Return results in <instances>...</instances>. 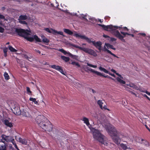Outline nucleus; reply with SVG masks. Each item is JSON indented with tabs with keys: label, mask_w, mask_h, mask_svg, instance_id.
Listing matches in <instances>:
<instances>
[{
	"label": "nucleus",
	"mask_w": 150,
	"mask_h": 150,
	"mask_svg": "<svg viewBox=\"0 0 150 150\" xmlns=\"http://www.w3.org/2000/svg\"><path fill=\"white\" fill-rule=\"evenodd\" d=\"M83 120L84 121V123L88 126L89 128L92 132L94 139L99 141L102 144L105 146H107L108 143L107 141L106 140L105 137L98 130L91 127V125L89 123L88 119L84 117H83Z\"/></svg>",
	"instance_id": "f257e3e1"
},
{
	"label": "nucleus",
	"mask_w": 150,
	"mask_h": 150,
	"mask_svg": "<svg viewBox=\"0 0 150 150\" xmlns=\"http://www.w3.org/2000/svg\"><path fill=\"white\" fill-rule=\"evenodd\" d=\"M15 32L20 36L24 38L30 42H33L35 39L37 42H41V39L36 35H34L33 37H31V31L27 29L16 28Z\"/></svg>",
	"instance_id": "f03ea898"
},
{
	"label": "nucleus",
	"mask_w": 150,
	"mask_h": 150,
	"mask_svg": "<svg viewBox=\"0 0 150 150\" xmlns=\"http://www.w3.org/2000/svg\"><path fill=\"white\" fill-rule=\"evenodd\" d=\"M36 121L39 125L46 131L50 132L52 130L51 123L45 117L40 115L36 118Z\"/></svg>",
	"instance_id": "7ed1b4c3"
},
{
	"label": "nucleus",
	"mask_w": 150,
	"mask_h": 150,
	"mask_svg": "<svg viewBox=\"0 0 150 150\" xmlns=\"http://www.w3.org/2000/svg\"><path fill=\"white\" fill-rule=\"evenodd\" d=\"M74 36L76 37L80 38L82 39H84L88 43H92L93 45L96 47L98 48V50L100 51L101 50V45L102 43L100 41L96 42L95 41H92L91 40L85 35H81L77 33H75Z\"/></svg>",
	"instance_id": "20e7f679"
},
{
	"label": "nucleus",
	"mask_w": 150,
	"mask_h": 150,
	"mask_svg": "<svg viewBox=\"0 0 150 150\" xmlns=\"http://www.w3.org/2000/svg\"><path fill=\"white\" fill-rule=\"evenodd\" d=\"M112 129L109 131L110 135L113 141L117 144H120V139L119 137V134L114 127H112Z\"/></svg>",
	"instance_id": "39448f33"
},
{
	"label": "nucleus",
	"mask_w": 150,
	"mask_h": 150,
	"mask_svg": "<svg viewBox=\"0 0 150 150\" xmlns=\"http://www.w3.org/2000/svg\"><path fill=\"white\" fill-rule=\"evenodd\" d=\"M120 33L121 34L124 35V36L121 35L119 31L117 30H115L114 31V34L117 38H119L122 42H125V39H124V38L126 35H129V34L127 33H125L122 31H121Z\"/></svg>",
	"instance_id": "423d86ee"
},
{
	"label": "nucleus",
	"mask_w": 150,
	"mask_h": 150,
	"mask_svg": "<svg viewBox=\"0 0 150 150\" xmlns=\"http://www.w3.org/2000/svg\"><path fill=\"white\" fill-rule=\"evenodd\" d=\"M98 25L102 27L104 30H113L118 29L119 28H120L117 26H113L112 25L106 26L103 24H98Z\"/></svg>",
	"instance_id": "0eeeda50"
},
{
	"label": "nucleus",
	"mask_w": 150,
	"mask_h": 150,
	"mask_svg": "<svg viewBox=\"0 0 150 150\" xmlns=\"http://www.w3.org/2000/svg\"><path fill=\"white\" fill-rule=\"evenodd\" d=\"M45 30L47 32L50 33H52L55 35H60L63 36V37H65V36L63 35V32L62 31H57V30L52 28L50 29L48 28H45Z\"/></svg>",
	"instance_id": "6e6552de"
},
{
	"label": "nucleus",
	"mask_w": 150,
	"mask_h": 150,
	"mask_svg": "<svg viewBox=\"0 0 150 150\" xmlns=\"http://www.w3.org/2000/svg\"><path fill=\"white\" fill-rule=\"evenodd\" d=\"M12 110L14 114L16 115H20L21 114V111L20 109L19 105L16 104L12 106Z\"/></svg>",
	"instance_id": "1a4fd4ad"
},
{
	"label": "nucleus",
	"mask_w": 150,
	"mask_h": 150,
	"mask_svg": "<svg viewBox=\"0 0 150 150\" xmlns=\"http://www.w3.org/2000/svg\"><path fill=\"white\" fill-rule=\"evenodd\" d=\"M1 137V139L0 142H1L4 144H5V141L8 142H10V140H13V139L11 137L7 136L4 134H2Z\"/></svg>",
	"instance_id": "9d476101"
},
{
	"label": "nucleus",
	"mask_w": 150,
	"mask_h": 150,
	"mask_svg": "<svg viewBox=\"0 0 150 150\" xmlns=\"http://www.w3.org/2000/svg\"><path fill=\"white\" fill-rule=\"evenodd\" d=\"M88 70L90 71L91 72L93 73L94 74H95L97 75L98 76H102L103 77L105 78H107L109 79H112V80H114V79L112 78L111 77L108 76V75H106V76H105L104 75H103L101 73L99 72L98 71H95L93 69H89Z\"/></svg>",
	"instance_id": "9b49d317"
},
{
	"label": "nucleus",
	"mask_w": 150,
	"mask_h": 150,
	"mask_svg": "<svg viewBox=\"0 0 150 150\" xmlns=\"http://www.w3.org/2000/svg\"><path fill=\"white\" fill-rule=\"evenodd\" d=\"M53 69H55L59 72H60L62 74L64 75H65V73H64L62 67L59 66H57L55 65H53L50 66Z\"/></svg>",
	"instance_id": "f8f14e48"
},
{
	"label": "nucleus",
	"mask_w": 150,
	"mask_h": 150,
	"mask_svg": "<svg viewBox=\"0 0 150 150\" xmlns=\"http://www.w3.org/2000/svg\"><path fill=\"white\" fill-rule=\"evenodd\" d=\"M83 51L86 53H88L90 54L93 55L95 56H96L97 55V54L96 52L93 50L91 49L84 47Z\"/></svg>",
	"instance_id": "ddd939ff"
},
{
	"label": "nucleus",
	"mask_w": 150,
	"mask_h": 150,
	"mask_svg": "<svg viewBox=\"0 0 150 150\" xmlns=\"http://www.w3.org/2000/svg\"><path fill=\"white\" fill-rule=\"evenodd\" d=\"M83 51L86 53H88L90 54L93 55L95 56H96L97 55V54L96 52L93 50L91 49L84 47Z\"/></svg>",
	"instance_id": "4468645a"
},
{
	"label": "nucleus",
	"mask_w": 150,
	"mask_h": 150,
	"mask_svg": "<svg viewBox=\"0 0 150 150\" xmlns=\"http://www.w3.org/2000/svg\"><path fill=\"white\" fill-rule=\"evenodd\" d=\"M18 141L22 144L25 145H26L28 144V140L26 139H23L19 137L18 139Z\"/></svg>",
	"instance_id": "2eb2a0df"
},
{
	"label": "nucleus",
	"mask_w": 150,
	"mask_h": 150,
	"mask_svg": "<svg viewBox=\"0 0 150 150\" xmlns=\"http://www.w3.org/2000/svg\"><path fill=\"white\" fill-rule=\"evenodd\" d=\"M3 122L4 123L7 127H11L13 126V125L11 122H9V121L7 120L6 119L3 121Z\"/></svg>",
	"instance_id": "dca6fc26"
},
{
	"label": "nucleus",
	"mask_w": 150,
	"mask_h": 150,
	"mask_svg": "<svg viewBox=\"0 0 150 150\" xmlns=\"http://www.w3.org/2000/svg\"><path fill=\"white\" fill-rule=\"evenodd\" d=\"M59 50L62 53H63L64 54L66 55L67 54H69V56L70 57H73L74 56L72 54L70 53L69 52L67 53L66 51H65L63 49H59Z\"/></svg>",
	"instance_id": "f3484780"
},
{
	"label": "nucleus",
	"mask_w": 150,
	"mask_h": 150,
	"mask_svg": "<svg viewBox=\"0 0 150 150\" xmlns=\"http://www.w3.org/2000/svg\"><path fill=\"white\" fill-rule=\"evenodd\" d=\"M28 18V17L27 16L25 15H21L19 17L18 19V21H24L26 20Z\"/></svg>",
	"instance_id": "a211bd4d"
},
{
	"label": "nucleus",
	"mask_w": 150,
	"mask_h": 150,
	"mask_svg": "<svg viewBox=\"0 0 150 150\" xmlns=\"http://www.w3.org/2000/svg\"><path fill=\"white\" fill-rule=\"evenodd\" d=\"M138 88L137 90H139L140 91L143 93H145L146 94H150L147 90H145L144 88L141 87L140 86H138Z\"/></svg>",
	"instance_id": "6ab92c4d"
},
{
	"label": "nucleus",
	"mask_w": 150,
	"mask_h": 150,
	"mask_svg": "<svg viewBox=\"0 0 150 150\" xmlns=\"http://www.w3.org/2000/svg\"><path fill=\"white\" fill-rule=\"evenodd\" d=\"M64 31L65 33L69 35H71L73 34V32L69 29L64 28Z\"/></svg>",
	"instance_id": "aec40b11"
},
{
	"label": "nucleus",
	"mask_w": 150,
	"mask_h": 150,
	"mask_svg": "<svg viewBox=\"0 0 150 150\" xmlns=\"http://www.w3.org/2000/svg\"><path fill=\"white\" fill-rule=\"evenodd\" d=\"M104 100H98L97 101V104L99 105L100 108H102L103 104L104 103Z\"/></svg>",
	"instance_id": "412c9836"
},
{
	"label": "nucleus",
	"mask_w": 150,
	"mask_h": 150,
	"mask_svg": "<svg viewBox=\"0 0 150 150\" xmlns=\"http://www.w3.org/2000/svg\"><path fill=\"white\" fill-rule=\"evenodd\" d=\"M128 85L130 87H132L135 89L137 90L139 89L138 87L134 83H130Z\"/></svg>",
	"instance_id": "4be33fe9"
},
{
	"label": "nucleus",
	"mask_w": 150,
	"mask_h": 150,
	"mask_svg": "<svg viewBox=\"0 0 150 150\" xmlns=\"http://www.w3.org/2000/svg\"><path fill=\"white\" fill-rule=\"evenodd\" d=\"M61 58L65 62H68L69 60V57H66L64 56H61Z\"/></svg>",
	"instance_id": "5701e85b"
},
{
	"label": "nucleus",
	"mask_w": 150,
	"mask_h": 150,
	"mask_svg": "<svg viewBox=\"0 0 150 150\" xmlns=\"http://www.w3.org/2000/svg\"><path fill=\"white\" fill-rule=\"evenodd\" d=\"M4 76L6 80H8L9 79V76L8 74L6 72H4Z\"/></svg>",
	"instance_id": "b1692460"
},
{
	"label": "nucleus",
	"mask_w": 150,
	"mask_h": 150,
	"mask_svg": "<svg viewBox=\"0 0 150 150\" xmlns=\"http://www.w3.org/2000/svg\"><path fill=\"white\" fill-rule=\"evenodd\" d=\"M105 45H106L108 48H110L114 50H115L116 49L115 48L113 47V46L112 45H111L109 43H106L105 44Z\"/></svg>",
	"instance_id": "393cba45"
},
{
	"label": "nucleus",
	"mask_w": 150,
	"mask_h": 150,
	"mask_svg": "<svg viewBox=\"0 0 150 150\" xmlns=\"http://www.w3.org/2000/svg\"><path fill=\"white\" fill-rule=\"evenodd\" d=\"M117 81L120 83H121L123 84H125V82L122 80L119 77H117L116 78Z\"/></svg>",
	"instance_id": "a878e982"
},
{
	"label": "nucleus",
	"mask_w": 150,
	"mask_h": 150,
	"mask_svg": "<svg viewBox=\"0 0 150 150\" xmlns=\"http://www.w3.org/2000/svg\"><path fill=\"white\" fill-rule=\"evenodd\" d=\"M99 68L100 70L101 71H103L104 72H105V73H108V71L105 68L102 67L101 66Z\"/></svg>",
	"instance_id": "bb28decb"
},
{
	"label": "nucleus",
	"mask_w": 150,
	"mask_h": 150,
	"mask_svg": "<svg viewBox=\"0 0 150 150\" xmlns=\"http://www.w3.org/2000/svg\"><path fill=\"white\" fill-rule=\"evenodd\" d=\"M42 41L44 43H48L50 42L49 40L44 36L42 38Z\"/></svg>",
	"instance_id": "cd10ccee"
},
{
	"label": "nucleus",
	"mask_w": 150,
	"mask_h": 150,
	"mask_svg": "<svg viewBox=\"0 0 150 150\" xmlns=\"http://www.w3.org/2000/svg\"><path fill=\"white\" fill-rule=\"evenodd\" d=\"M120 146L124 150H126V149H128L127 145L123 144H121Z\"/></svg>",
	"instance_id": "c85d7f7f"
},
{
	"label": "nucleus",
	"mask_w": 150,
	"mask_h": 150,
	"mask_svg": "<svg viewBox=\"0 0 150 150\" xmlns=\"http://www.w3.org/2000/svg\"><path fill=\"white\" fill-rule=\"evenodd\" d=\"M29 100L30 101H32L33 102H34L35 104L36 105L38 104V102L36 100V99L35 98H30Z\"/></svg>",
	"instance_id": "c756f323"
},
{
	"label": "nucleus",
	"mask_w": 150,
	"mask_h": 150,
	"mask_svg": "<svg viewBox=\"0 0 150 150\" xmlns=\"http://www.w3.org/2000/svg\"><path fill=\"white\" fill-rule=\"evenodd\" d=\"M6 146L4 145H0V150H6Z\"/></svg>",
	"instance_id": "7c9ffc66"
},
{
	"label": "nucleus",
	"mask_w": 150,
	"mask_h": 150,
	"mask_svg": "<svg viewBox=\"0 0 150 150\" xmlns=\"http://www.w3.org/2000/svg\"><path fill=\"white\" fill-rule=\"evenodd\" d=\"M9 49L12 52H16L17 50L11 46H9Z\"/></svg>",
	"instance_id": "2f4dec72"
},
{
	"label": "nucleus",
	"mask_w": 150,
	"mask_h": 150,
	"mask_svg": "<svg viewBox=\"0 0 150 150\" xmlns=\"http://www.w3.org/2000/svg\"><path fill=\"white\" fill-rule=\"evenodd\" d=\"M71 64L73 65H75L77 66L78 67H80V65L78 62H71Z\"/></svg>",
	"instance_id": "473e14b6"
},
{
	"label": "nucleus",
	"mask_w": 150,
	"mask_h": 150,
	"mask_svg": "<svg viewBox=\"0 0 150 150\" xmlns=\"http://www.w3.org/2000/svg\"><path fill=\"white\" fill-rule=\"evenodd\" d=\"M73 47H76V48H78L79 49H80V50H81L82 51H83L84 48V47H79L78 46H77V45H73Z\"/></svg>",
	"instance_id": "72a5a7b5"
},
{
	"label": "nucleus",
	"mask_w": 150,
	"mask_h": 150,
	"mask_svg": "<svg viewBox=\"0 0 150 150\" xmlns=\"http://www.w3.org/2000/svg\"><path fill=\"white\" fill-rule=\"evenodd\" d=\"M141 143L144 145L146 146H149V143L148 142L146 141L145 140L144 142H142Z\"/></svg>",
	"instance_id": "f704fd0d"
},
{
	"label": "nucleus",
	"mask_w": 150,
	"mask_h": 150,
	"mask_svg": "<svg viewBox=\"0 0 150 150\" xmlns=\"http://www.w3.org/2000/svg\"><path fill=\"white\" fill-rule=\"evenodd\" d=\"M22 115H23V116L26 117H29L30 116V115H29L28 112H22Z\"/></svg>",
	"instance_id": "c9c22d12"
},
{
	"label": "nucleus",
	"mask_w": 150,
	"mask_h": 150,
	"mask_svg": "<svg viewBox=\"0 0 150 150\" xmlns=\"http://www.w3.org/2000/svg\"><path fill=\"white\" fill-rule=\"evenodd\" d=\"M19 23L21 24L27 25V23L25 21H18Z\"/></svg>",
	"instance_id": "e433bc0d"
},
{
	"label": "nucleus",
	"mask_w": 150,
	"mask_h": 150,
	"mask_svg": "<svg viewBox=\"0 0 150 150\" xmlns=\"http://www.w3.org/2000/svg\"><path fill=\"white\" fill-rule=\"evenodd\" d=\"M87 65L88 66H89V67H92L93 68H96L97 67L96 65H93V64H90L88 63H87Z\"/></svg>",
	"instance_id": "4c0bfd02"
},
{
	"label": "nucleus",
	"mask_w": 150,
	"mask_h": 150,
	"mask_svg": "<svg viewBox=\"0 0 150 150\" xmlns=\"http://www.w3.org/2000/svg\"><path fill=\"white\" fill-rule=\"evenodd\" d=\"M101 109H104L105 110H109V109H108L107 108V106L105 105H104L103 107L102 106V108H101Z\"/></svg>",
	"instance_id": "58836bf2"
},
{
	"label": "nucleus",
	"mask_w": 150,
	"mask_h": 150,
	"mask_svg": "<svg viewBox=\"0 0 150 150\" xmlns=\"http://www.w3.org/2000/svg\"><path fill=\"white\" fill-rule=\"evenodd\" d=\"M26 90L28 93H31V91L30 90V88L28 87H26Z\"/></svg>",
	"instance_id": "ea45409f"
},
{
	"label": "nucleus",
	"mask_w": 150,
	"mask_h": 150,
	"mask_svg": "<svg viewBox=\"0 0 150 150\" xmlns=\"http://www.w3.org/2000/svg\"><path fill=\"white\" fill-rule=\"evenodd\" d=\"M104 51H105L107 52L108 53H109L110 52V51L109 50L107 49L106 47L104 46Z\"/></svg>",
	"instance_id": "a19ab883"
},
{
	"label": "nucleus",
	"mask_w": 150,
	"mask_h": 150,
	"mask_svg": "<svg viewBox=\"0 0 150 150\" xmlns=\"http://www.w3.org/2000/svg\"><path fill=\"white\" fill-rule=\"evenodd\" d=\"M110 40L111 41H112V42L115 41L117 40L115 38H112V37L110 38Z\"/></svg>",
	"instance_id": "79ce46f5"
},
{
	"label": "nucleus",
	"mask_w": 150,
	"mask_h": 150,
	"mask_svg": "<svg viewBox=\"0 0 150 150\" xmlns=\"http://www.w3.org/2000/svg\"><path fill=\"white\" fill-rule=\"evenodd\" d=\"M106 74H109L110 75L114 77H115V74H112V73H110L108 71V73H106Z\"/></svg>",
	"instance_id": "37998d69"
},
{
	"label": "nucleus",
	"mask_w": 150,
	"mask_h": 150,
	"mask_svg": "<svg viewBox=\"0 0 150 150\" xmlns=\"http://www.w3.org/2000/svg\"><path fill=\"white\" fill-rule=\"evenodd\" d=\"M109 54H110L112 55L113 56L115 57H116L117 58H118L117 57L115 54L112 53L111 51L110 52Z\"/></svg>",
	"instance_id": "c03bdc74"
},
{
	"label": "nucleus",
	"mask_w": 150,
	"mask_h": 150,
	"mask_svg": "<svg viewBox=\"0 0 150 150\" xmlns=\"http://www.w3.org/2000/svg\"><path fill=\"white\" fill-rule=\"evenodd\" d=\"M8 49L7 48H6L3 49V51L4 53H7V52Z\"/></svg>",
	"instance_id": "a18cd8bd"
},
{
	"label": "nucleus",
	"mask_w": 150,
	"mask_h": 150,
	"mask_svg": "<svg viewBox=\"0 0 150 150\" xmlns=\"http://www.w3.org/2000/svg\"><path fill=\"white\" fill-rule=\"evenodd\" d=\"M4 29L3 28L0 26V32L3 33L4 32Z\"/></svg>",
	"instance_id": "49530a36"
},
{
	"label": "nucleus",
	"mask_w": 150,
	"mask_h": 150,
	"mask_svg": "<svg viewBox=\"0 0 150 150\" xmlns=\"http://www.w3.org/2000/svg\"><path fill=\"white\" fill-rule=\"evenodd\" d=\"M90 19L93 21L96 22L97 21V20L96 19H95L94 18H90Z\"/></svg>",
	"instance_id": "de8ad7c7"
},
{
	"label": "nucleus",
	"mask_w": 150,
	"mask_h": 150,
	"mask_svg": "<svg viewBox=\"0 0 150 150\" xmlns=\"http://www.w3.org/2000/svg\"><path fill=\"white\" fill-rule=\"evenodd\" d=\"M110 18V17L109 16H106L105 17V19L106 20H109Z\"/></svg>",
	"instance_id": "09e8293b"
},
{
	"label": "nucleus",
	"mask_w": 150,
	"mask_h": 150,
	"mask_svg": "<svg viewBox=\"0 0 150 150\" xmlns=\"http://www.w3.org/2000/svg\"><path fill=\"white\" fill-rule=\"evenodd\" d=\"M5 16L2 15L0 14V19H4Z\"/></svg>",
	"instance_id": "8fccbe9b"
},
{
	"label": "nucleus",
	"mask_w": 150,
	"mask_h": 150,
	"mask_svg": "<svg viewBox=\"0 0 150 150\" xmlns=\"http://www.w3.org/2000/svg\"><path fill=\"white\" fill-rule=\"evenodd\" d=\"M143 95V96L144 97H146V98H147L150 101V98L149 97H148L146 94H142Z\"/></svg>",
	"instance_id": "3c124183"
},
{
	"label": "nucleus",
	"mask_w": 150,
	"mask_h": 150,
	"mask_svg": "<svg viewBox=\"0 0 150 150\" xmlns=\"http://www.w3.org/2000/svg\"><path fill=\"white\" fill-rule=\"evenodd\" d=\"M115 74L117 76H119L120 78H122V76L120 74H119L118 73H116H116H115Z\"/></svg>",
	"instance_id": "603ef678"
},
{
	"label": "nucleus",
	"mask_w": 150,
	"mask_h": 150,
	"mask_svg": "<svg viewBox=\"0 0 150 150\" xmlns=\"http://www.w3.org/2000/svg\"><path fill=\"white\" fill-rule=\"evenodd\" d=\"M9 148L10 149L12 150L13 149V148L12 147V146L11 144H10L9 146Z\"/></svg>",
	"instance_id": "864d4df0"
},
{
	"label": "nucleus",
	"mask_w": 150,
	"mask_h": 150,
	"mask_svg": "<svg viewBox=\"0 0 150 150\" xmlns=\"http://www.w3.org/2000/svg\"><path fill=\"white\" fill-rule=\"evenodd\" d=\"M10 142H12L13 143V145H14L15 144H16V143L14 141V139H13V140H10Z\"/></svg>",
	"instance_id": "5fc2aeb1"
},
{
	"label": "nucleus",
	"mask_w": 150,
	"mask_h": 150,
	"mask_svg": "<svg viewBox=\"0 0 150 150\" xmlns=\"http://www.w3.org/2000/svg\"><path fill=\"white\" fill-rule=\"evenodd\" d=\"M14 146L16 148V149L18 150H20L19 149H18V148L17 145H16V144H15L14 145Z\"/></svg>",
	"instance_id": "6e6d98bb"
},
{
	"label": "nucleus",
	"mask_w": 150,
	"mask_h": 150,
	"mask_svg": "<svg viewBox=\"0 0 150 150\" xmlns=\"http://www.w3.org/2000/svg\"><path fill=\"white\" fill-rule=\"evenodd\" d=\"M24 57L25 58V59H28L29 57H28V56L27 55H25V54L24 55Z\"/></svg>",
	"instance_id": "4d7b16f0"
},
{
	"label": "nucleus",
	"mask_w": 150,
	"mask_h": 150,
	"mask_svg": "<svg viewBox=\"0 0 150 150\" xmlns=\"http://www.w3.org/2000/svg\"><path fill=\"white\" fill-rule=\"evenodd\" d=\"M139 34L144 37L146 35V34L144 33H140Z\"/></svg>",
	"instance_id": "13d9d810"
},
{
	"label": "nucleus",
	"mask_w": 150,
	"mask_h": 150,
	"mask_svg": "<svg viewBox=\"0 0 150 150\" xmlns=\"http://www.w3.org/2000/svg\"><path fill=\"white\" fill-rule=\"evenodd\" d=\"M103 37L105 38H110V37L109 36L105 35H103Z\"/></svg>",
	"instance_id": "bf43d9fd"
},
{
	"label": "nucleus",
	"mask_w": 150,
	"mask_h": 150,
	"mask_svg": "<svg viewBox=\"0 0 150 150\" xmlns=\"http://www.w3.org/2000/svg\"><path fill=\"white\" fill-rule=\"evenodd\" d=\"M123 28L124 29V30H126L128 31L129 30L126 27H123Z\"/></svg>",
	"instance_id": "052dcab7"
},
{
	"label": "nucleus",
	"mask_w": 150,
	"mask_h": 150,
	"mask_svg": "<svg viewBox=\"0 0 150 150\" xmlns=\"http://www.w3.org/2000/svg\"><path fill=\"white\" fill-rule=\"evenodd\" d=\"M90 91H92V92L93 93H96V91L93 89H90Z\"/></svg>",
	"instance_id": "680f3d73"
},
{
	"label": "nucleus",
	"mask_w": 150,
	"mask_h": 150,
	"mask_svg": "<svg viewBox=\"0 0 150 150\" xmlns=\"http://www.w3.org/2000/svg\"><path fill=\"white\" fill-rule=\"evenodd\" d=\"M111 71H112V72H113V73H116V71L113 69H112L111 70Z\"/></svg>",
	"instance_id": "e2e57ef3"
},
{
	"label": "nucleus",
	"mask_w": 150,
	"mask_h": 150,
	"mask_svg": "<svg viewBox=\"0 0 150 150\" xmlns=\"http://www.w3.org/2000/svg\"><path fill=\"white\" fill-rule=\"evenodd\" d=\"M36 52L40 54L41 53L40 51L38 50H36Z\"/></svg>",
	"instance_id": "0e129e2a"
},
{
	"label": "nucleus",
	"mask_w": 150,
	"mask_h": 150,
	"mask_svg": "<svg viewBox=\"0 0 150 150\" xmlns=\"http://www.w3.org/2000/svg\"><path fill=\"white\" fill-rule=\"evenodd\" d=\"M6 9V8L5 7H3L1 8V9L3 11H4L5 9Z\"/></svg>",
	"instance_id": "69168bd1"
},
{
	"label": "nucleus",
	"mask_w": 150,
	"mask_h": 150,
	"mask_svg": "<svg viewBox=\"0 0 150 150\" xmlns=\"http://www.w3.org/2000/svg\"><path fill=\"white\" fill-rule=\"evenodd\" d=\"M4 56L5 57H6L7 56V53H4Z\"/></svg>",
	"instance_id": "338daca9"
},
{
	"label": "nucleus",
	"mask_w": 150,
	"mask_h": 150,
	"mask_svg": "<svg viewBox=\"0 0 150 150\" xmlns=\"http://www.w3.org/2000/svg\"><path fill=\"white\" fill-rule=\"evenodd\" d=\"M145 126L147 129H149V128L146 125H145Z\"/></svg>",
	"instance_id": "774afa93"
}]
</instances>
